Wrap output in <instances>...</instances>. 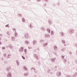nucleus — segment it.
<instances>
[{
	"instance_id": "nucleus-1",
	"label": "nucleus",
	"mask_w": 77,
	"mask_h": 77,
	"mask_svg": "<svg viewBox=\"0 0 77 77\" xmlns=\"http://www.w3.org/2000/svg\"><path fill=\"white\" fill-rule=\"evenodd\" d=\"M74 29H70L68 31L69 32L70 34H72L74 33Z\"/></svg>"
},
{
	"instance_id": "nucleus-2",
	"label": "nucleus",
	"mask_w": 77,
	"mask_h": 77,
	"mask_svg": "<svg viewBox=\"0 0 77 77\" xmlns=\"http://www.w3.org/2000/svg\"><path fill=\"white\" fill-rule=\"evenodd\" d=\"M13 30L15 32L14 33V35L15 37H17V36H18V34H17V33L16 32V29L15 28H13Z\"/></svg>"
},
{
	"instance_id": "nucleus-3",
	"label": "nucleus",
	"mask_w": 77,
	"mask_h": 77,
	"mask_svg": "<svg viewBox=\"0 0 77 77\" xmlns=\"http://www.w3.org/2000/svg\"><path fill=\"white\" fill-rule=\"evenodd\" d=\"M58 77H60L61 75V72H57L56 73Z\"/></svg>"
},
{
	"instance_id": "nucleus-4",
	"label": "nucleus",
	"mask_w": 77,
	"mask_h": 77,
	"mask_svg": "<svg viewBox=\"0 0 77 77\" xmlns=\"http://www.w3.org/2000/svg\"><path fill=\"white\" fill-rule=\"evenodd\" d=\"M7 77H12V74H11V72H9L8 73L7 75Z\"/></svg>"
},
{
	"instance_id": "nucleus-5",
	"label": "nucleus",
	"mask_w": 77,
	"mask_h": 77,
	"mask_svg": "<svg viewBox=\"0 0 77 77\" xmlns=\"http://www.w3.org/2000/svg\"><path fill=\"white\" fill-rule=\"evenodd\" d=\"M25 39L29 38V34L28 33H26L25 34Z\"/></svg>"
},
{
	"instance_id": "nucleus-6",
	"label": "nucleus",
	"mask_w": 77,
	"mask_h": 77,
	"mask_svg": "<svg viewBox=\"0 0 77 77\" xmlns=\"http://www.w3.org/2000/svg\"><path fill=\"white\" fill-rule=\"evenodd\" d=\"M50 36V35H49V34H45V38H49Z\"/></svg>"
},
{
	"instance_id": "nucleus-7",
	"label": "nucleus",
	"mask_w": 77,
	"mask_h": 77,
	"mask_svg": "<svg viewBox=\"0 0 77 77\" xmlns=\"http://www.w3.org/2000/svg\"><path fill=\"white\" fill-rule=\"evenodd\" d=\"M23 50H24V48H23V47H22L20 48V49H19V51H20V52H23Z\"/></svg>"
},
{
	"instance_id": "nucleus-8",
	"label": "nucleus",
	"mask_w": 77,
	"mask_h": 77,
	"mask_svg": "<svg viewBox=\"0 0 77 77\" xmlns=\"http://www.w3.org/2000/svg\"><path fill=\"white\" fill-rule=\"evenodd\" d=\"M33 45H36L37 44V41L36 40H34L33 42Z\"/></svg>"
},
{
	"instance_id": "nucleus-9",
	"label": "nucleus",
	"mask_w": 77,
	"mask_h": 77,
	"mask_svg": "<svg viewBox=\"0 0 77 77\" xmlns=\"http://www.w3.org/2000/svg\"><path fill=\"white\" fill-rule=\"evenodd\" d=\"M48 22H49V24L50 25V24H51L53 23V21L51 20H49Z\"/></svg>"
},
{
	"instance_id": "nucleus-10",
	"label": "nucleus",
	"mask_w": 77,
	"mask_h": 77,
	"mask_svg": "<svg viewBox=\"0 0 77 77\" xmlns=\"http://www.w3.org/2000/svg\"><path fill=\"white\" fill-rule=\"evenodd\" d=\"M47 45H48V42H47L45 43H43V46H44V47H46V46H47Z\"/></svg>"
},
{
	"instance_id": "nucleus-11",
	"label": "nucleus",
	"mask_w": 77,
	"mask_h": 77,
	"mask_svg": "<svg viewBox=\"0 0 77 77\" xmlns=\"http://www.w3.org/2000/svg\"><path fill=\"white\" fill-rule=\"evenodd\" d=\"M10 70H11V67H8L6 69V71H10Z\"/></svg>"
},
{
	"instance_id": "nucleus-12",
	"label": "nucleus",
	"mask_w": 77,
	"mask_h": 77,
	"mask_svg": "<svg viewBox=\"0 0 77 77\" xmlns=\"http://www.w3.org/2000/svg\"><path fill=\"white\" fill-rule=\"evenodd\" d=\"M34 56H35V58H36V59H37L38 60V59H39V58H38V55L36 54H35L34 55Z\"/></svg>"
},
{
	"instance_id": "nucleus-13",
	"label": "nucleus",
	"mask_w": 77,
	"mask_h": 77,
	"mask_svg": "<svg viewBox=\"0 0 77 77\" xmlns=\"http://www.w3.org/2000/svg\"><path fill=\"white\" fill-rule=\"evenodd\" d=\"M16 62L17 63V66H19L20 65V63L19 62V61L18 60H16Z\"/></svg>"
},
{
	"instance_id": "nucleus-14",
	"label": "nucleus",
	"mask_w": 77,
	"mask_h": 77,
	"mask_svg": "<svg viewBox=\"0 0 77 77\" xmlns=\"http://www.w3.org/2000/svg\"><path fill=\"white\" fill-rule=\"evenodd\" d=\"M9 48H11V49H13V47H12V45H11V44H9Z\"/></svg>"
},
{
	"instance_id": "nucleus-15",
	"label": "nucleus",
	"mask_w": 77,
	"mask_h": 77,
	"mask_svg": "<svg viewBox=\"0 0 77 77\" xmlns=\"http://www.w3.org/2000/svg\"><path fill=\"white\" fill-rule=\"evenodd\" d=\"M60 34L62 36H63L65 35V34L63 33V32H61L60 33Z\"/></svg>"
},
{
	"instance_id": "nucleus-16",
	"label": "nucleus",
	"mask_w": 77,
	"mask_h": 77,
	"mask_svg": "<svg viewBox=\"0 0 77 77\" xmlns=\"http://www.w3.org/2000/svg\"><path fill=\"white\" fill-rule=\"evenodd\" d=\"M47 31L48 33H51V30L49 28H47Z\"/></svg>"
},
{
	"instance_id": "nucleus-17",
	"label": "nucleus",
	"mask_w": 77,
	"mask_h": 77,
	"mask_svg": "<svg viewBox=\"0 0 77 77\" xmlns=\"http://www.w3.org/2000/svg\"><path fill=\"white\" fill-rule=\"evenodd\" d=\"M54 50H55L56 51V50H57V46H56L55 45L54 46Z\"/></svg>"
},
{
	"instance_id": "nucleus-18",
	"label": "nucleus",
	"mask_w": 77,
	"mask_h": 77,
	"mask_svg": "<svg viewBox=\"0 0 77 77\" xmlns=\"http://www.w3.org/2000/svg\"><path fill=\"white\" fill-rule=\"evenodd\" d=\"M23 69H25V71H27L28 70L27 68V67H26V66H24Z\"/></svg>"
},
{
	"instance_id": "nucleus-19",
	"label": "nucleus",
	"mask_w": 77,
	"mask_h": 77,
	"mask_svg": "<svg viewBox=\"0 0 77 77\" xmlns=\"http://www.w3.org/2000/svg\"><path fill=\"white\" fill-rule=\"evenodd\" d=\"M51 60L52 62H54L55 61V58H52Z\"/></svg>"
},
{
	"instance_id": "nucleus-20",
	"label": "nucleus",
	"mask_w": 77,
	"mask_h": 77,
	"mask_svg": "<svg viewBox=\"0 0 77 77\" xmlns=\"http://www.w3.org/2000/svg\"><path fill=\"white\" fill-rule=\"evenodd\" d=\"M28 75H29V73H28V72H27V73H25L24 74V76H27Z\"/></svg>"
},
{
	"instance_id": "nucleus-21",
	"label": "nucleus",
	"mask_w": 77,
	"mask_h": 77,
	"mask_svg": "<svg viewBox=\"0 0 77 77\" xmlns=\"http://www.w3.org/2000/svg\"><path fill=\"white\" fill-rule=\"evenodd\" d=\"M40 29H42V31H45V28L43 27H41Z\"/></svg>"
},
{
	"instance_id": "nucleus-22",
	"label": "nucleus",
	"mask_w": 77,
	"mask_h": 77,
	"mask_svg": "<svg viewBox=\"0 0 77 77\" xmlns=\"http://www.w3.org/2000/svg\"><path fill=\"white\" fill-rule=\"evenodd\" d=\"M61 41H62L63 44H65L66 42H65V40H62Z\"/></svg>"
},
{
	"instance_id": "nucleus-23",
	"label": "nucleus",
	"mask_w": 77,
	"mask_h": 77,
	"mask_svg": "<svg viewBox=\"0 0 77 77\" xmlns=\"http://www.w3.org/2000/svg\"><path fill=\"white\" fill-rule=\"evenodd\" d=\"M25 44H29V42L28 41H25Z\"/></svg>"
},
{
	"instance_id": "nucleus-24",
	"label": "nucleus",
	"mask_w": 77,
	"mask_h": 77,
	"mask_svg": "<svg viewBox=\"0 0 77 77\" xmlns=\"http://www.w3.org/2000/svg\"><path fill=\"white\" fill-rule=\"evenodd\" d=\"M54 31H51V35H54Z\"/></svg>"
},
{
	"instance_id": "nucleus-25",
	"label": "nucleus",
	"mask_w": 77,
	"mask_h": 77,
	"mask_svg": "<svg viewBox=\"0 0 77 77\" xmlns=\"http://www.w3.org/2000/svg\"><path fill=\"white\" fill-rule=\"evenodd\" d=\"M24 51L25 53V54H27V49H24Z\"/></svg>"
},
{
	"instance_id": "nucleus-26",
	"label": "nucleus",
	"mask_w": 77,
	"mask_h": 77,
	"mask_svg": "<svg viewBox=\"0 0 77 77\" xmlns=\"http://www.w3.org/2000/svg\"><path fill=\"white\" fill-rule=\"evenodd\" d=\"M12 41H15V37H12Z\"/></svg>"
},
{
	"instance_id": "nucleus-27",
	"label": "nucleus",
	"mask_w": 77,
	"mask_h": 77,
	"mask_svg": "<svg viewBox=\"0 0 77 77\" xmlns=\"http://www.w3.org/2000/svg\"><path fill=\"white\" fill-rule=\"evenodd\" d=\"M29 27L31 29H32V27H33V26H32V24H30L29 25Z\"/></svg>"
},
{
	"instance_id": "nucleus-28",
	"label": "nucleus",
	"mask_w": 77,
	"mask_h": 77,
	"mask_svg": "<svg viewBox=\"0 0 77 77\" xmlns=\"http://www.w3.org/2000/svg\"><path fill=\"white\" fill-rule=\"evenodd\" d=\"M67 61V60H66V59H64V60H63V62H64V63L66 62Z\"/></svg>"
},
{
	"instance_id": "nucleus-29",
	"label": "nucleus",
	"mask_w": 77,
	"mask_h": 77,
	"mask_svg": "<svg viewBox=\"0 0 77 77\" xmlns=\"http://www.w3.org/2000/svg\"><path fill=\"white\" fill-rule=\"evenodd\" d=\"M44 42V40H41L40 41V42L42 43L43 42Z\"/></svg>"
},
{
	"instance_id": "nucleus-30",
	"label": "nucleus",
	"mask_w": 77,
	"mask_h": 77,
	"mask_svg": "<svg viewBox=\"0 0 77 77\" xmlns=\"http://www.w3.org/2000/svg\"><path fill=\"white\" fill-rule=\"evenodd\" d=\"M22 21L23 23H24L25 21V19H24V18L22 17Z\"/></svg>"
},
{
	"instance_id": "nucleus-31",
	"label": "nucleus",
	"mask_w": 77,
	"mask_h": 77,
	"mask_svg": "<svg viewBox=\"0 0 77 77\" xmlns=\"http://www.w3.org/2000/svg\"><path fill=\"white\" fill-rule=\"evenodd\" d=\"M4 63H6V64H7L8 63V61L5 60V61Z\"/></svg>"
},
{
	"instance_id": "nucleus-32",
	"label": "nucleus",
	"mask_w": 77,
	"mask_h": 77,
	"mask_svg": "<svg viewBox=\"0 0 77 77\" xmlns=\"http://www.w3.org/2000/svg\"><path fill=\"white\" fill-rule=\"evenodd\" d=\"M5 26V27H8V28L10 27V26H9V24H8V25H6Z\"/></svg>"
},
{
	"instance_id": "nucleus-33",
	"label": "nucleus",
	"mask_w": 77,
	"mask_h": 77,
	"mask_svg": "<svg viewBox=\"0 0 77 77\" xmlns=\"http://www.w3.org/2000/svg\"><path fill=\"white\" fill-rule=\"evenodd\" d=\"M76 75L75 74L72 75V77H76Z\"/></svg>"
},
{
	"instance_id": "nucleus-34",
	"label": "nucleus",
	"mask_w": 77,
	"mask_h": 77,
	"mask_svg": "<svg viewBox=\"0 0 77 77\" xmlns=\"http://www.w3.org/2000/svg\"><path fill=\"white\" fill-rule=\"evenodd\" d=\"M4 57H5L6 56V54L4 53L3 54Z\"/></svg>"
},
{
	"instance_id": "nucleus-35",
	"label": "nucleus",
	"mask_w": 77,
	"mask_h": 77,
	"mask_svg": "<svg viewBox=\"0 0 77 77\" xmlns=\"http://www.w3.org/2000/svg\"><path fill=\"white\" fill-rule=\"evenodd\" d=\"M18 15L19 16H20V17H22V15L21 14H18Z\"/></svg>"
},
{
	"instance_id": "nucleus-36",
	"label": "nucleus",
	"mask_w": 77,
	"mask_h": 77,
	"mask_svg": "<svg viewBox=\"0 0 77 77\" xmlns=\"http://www.w3.org/2000/svg\"><path fill=\"white\" fill-rule=\"evenodd\" d=\"M64 57H65V56H63V55L62 56H61V57H62V59H64Z\"/></svg>"
},
{
	"instance_id": "nucleus-37",
	"label": "nucleus",
	"mask_w": 77,
	"mask_h": 77,
	"mask_svg": "<svg viewBox=\"0 0 77 77\" xmlns=\"http://www.w3.org/2000/svg\"><path fill=\"white\" fill-rule=\"evenodd\" d=\"M2 50L5 49V47H2Z\"/></svg>"
},
{
	"instance_id": "nucleus-38",
	"label": "nucleus",
	"mask_w": 77,
	"mask_h": 77,
	"mask_svg": "<svg viewBox=\"0 0 77 77\" xmlns=\"http://www.w3.org/2000/svg\"><path fill=\"white\" fill-rule=\"evenodd\" d=\"M22 58H23V59H25V57H24L23 56H22Z\"/></svg>"
},
{
	"instance_id": "nucleus-39",
	"label": "nucleus",
	"mask_w": 77,
	"mask_h": 77,
	"mask_svg": "<svg viewBox=\"0 0 77 77\" xmlns=\"http://www.w3.org/2000/svg\"><path fill=\"white\" fill-rule=\"evenodd\" d=\"M7 34L8 35H10V34H9V32H7Z\"/></svg>"
},
{
	"instance_id": "nucleus-40",
	"label": "nucleus",
	"mask_w": 77,
	"mask_h": 77,
	"mask_svg": "<svg viewBox=\"0 0 77 77\" xmlns=\"http://www.w3.org/2000/svg\"><path fill=\"white\" fill-rule=\"evenodd\" d=\"M50 70L49 69L47 71L48 73H50Z\"/></svg>"
},
{
	"instance_id": "nucleus-41",
	"label": "nucleus",
	"mask_w": 77,
	"mask_h": 77,
	"mask_svg": "<svg viewBox=\"0 0 77 77\" xmlns=\"http://www.w3.org/2000/svg\"><path fill=\"white\" fill-rule=\"evenodd\" d=\"M6 47L7 48H9V46H6Z\"/></svg>"
},
{
	"instance_id": "nucleus-42",
	"label": "nucleus",
	"mask_w": 77,
	"mask_h": 77,
	"mask_svg": "<svg viewBox=\"0 0 77 77\" xmlns=\"http://www.w3.org/2000/svg\"><path fill=\"white\" fill-rule=\"evenodd\" d=\"M1 60H4V58H2L1 59Z\"/></svg>"
},
{
	"instance_id": "nucleus-43",
	"label": "nucleus",
	"mask_w": 77,
	"mask_h": 77,
	"mask_svg": "<svg viewBox=\"0 0 77 77\" xmlns=\"http://www.w3.org/2000/svg\"><path fill=\"white\" fill-rule=\"evenodd\" d=\"M67 77H71V76H70L69 75H68L67 76Z\"/></svg>"
},
{
	"instance_id": "nucleus-44",
	"label": "nucleus",
	"mask_w": 77,
	"mask_h": 77,
	"mask_svg": "<svg viewBox=\"0 0 77 77\" xmlns=\"http://www.w3.org/2000/svg\"><path fill=\"white\" fill-rule=\"evenodd\" d=\"M69 54H70L71 55V54H72V52H69Z\"/></svg>"
},
{
	"instance_id": "nucleus-45",
	"label": "nucleus",
	"mask_w": 77,
	"mask_h": 77,
	"mask_svg": "<svg viewBox=\"0 0 77 77\" xmlns=\"http://www.w3.org/2000/svg\"><path fill=\"white\" fill-rule=\"evenodd\" d=\"M45 1L46 2H48V0H45Z\"/></svg>"
},
{
	"instance_id": "nucleus-46",
	"label": "nucleus",
	"mask_w": 77,
	"mask_h": 77,
	"mask_svg": "<svg viewBox=\"0 0 77 77\" xmlns=\"http://www.w3.org/2000/svg\"><path fill=\"white\" fill-rule=\"evenodd\" d=\"M34 72L35 73H37V71H36V70L34 71Z\"/></svg>"
},
{
	"instance_id": "nucleus-47",
	"label": "nucleus",
	"mask_w": 77,
	"mask_h": 77,
	"mask_svg": "<svg viewBox=\"0 0 77 77\" xmlns=\"http://www.w3.org/2000/svg\"><path fill=\"white\" fill-rule=\"evenodd\" d=\"M75 46L76 47L77 46V43L75 44Z\"/></svg>"
},
{
	"instance_id": "nucleus-48",
	"label": "nucleus",
	"mask_w": 77,
	"mask_h": 77,
	"mask_svg": "<svg viewBox=\"0 0 77 77\" xmlns=\"http://www.w3.org/2000/svg\"><path fill=\"white\" fill-rule=\"evenodd\" d=\"M7 58H8V59L9 58V56H8V55L7 56Z\"/></svg>"
},
{
	"instance_id": "nucleus-49",
	"label": "nucleus",
	"mask_w": 77,
	"mask_h": 77,
	"mask_svg": "<svg viewBox=\"0 0 77 77\" xmlns=\"http://www.w3.org/2000/svg\"><path fill=\"white\" fill-rule=\"evenodd\" d=\"M8 56L9 57L10 56H11V54H9L8 55Z\"/></svg>"
},
{
	"instance_id": "nucleus-50",
	"label": "nucleus",
	"mask_w": 77,
	"mask_h": 77,
	"mask_svg": "<svg viewBox=\"0 0 77 77\" xmlns=\"http://www.w3.org/2000/svg\"><path fill=\"white\" fill-rule=\"evenodd\" d=\"M2 43L0 41V45H2Z\"/></svg>"
},
{
	"instance_id": "nucleus-51",
	"label": "nucleus",
	"mask_w": 77,
	"mask_h": 77,
	"mask_svg": "<svg viewBox=\"0 0 77 77\" xmlns=\"http://www.w3.org/2000/svg\"><path fill=\"white\" fill-rule=\"evenodd\" d=\"M31 71H32L33 70V67L31 69Z\"/></svg>"
},
{
	"instance_id": "nucleus-52",
	"label": "nucleus",
	"mask_w": 77,
	"mask_h": 77,
	"mask_svg": "<svg viewBox=\"0 0 77 77\" xmlns=\"http://www.w3.org/2000/svg\"><path fill=\"white\" fill-rule=\"evenodd\" d=\"M75 62L77 63V60H75Z\"/></svg>"
},
{
	"instance_id": "nucleus-53",
	"label": "nucleus",
	"mask_w": 77,
	"mask_h": 77,
	"mask_svg": "<svg viewBox=\"0 0 77 77\" xmlns=\"http://www.w3.org/2000/svg\"><path fill=\"white\" fill-rule=\"evenodd\" d=\"M57 4H58V5H60V3H57Z\"/></svg>"
},
{
	"instance_id": "nucleus-54",
	"label": "nucleus",
	"mask_w": 77,
	"mask_h": 77,
	"mask_svg": "<svg viewBox=\"0 0 77 77\" xmlns=\"http://www.w3.org/2000/svg\"><path fill=\"white\" fill-rule=\"evenodd\" d=\"M76 75H77V72H76L75 73Z\"/></svg>"
},
{
	"instance_id": "nucleus-55",
	"label": "nucleus",
	"mask_w": 77,
	"mask_h": 77,
	"mask_svg": "<svg viewBox=\"0 0 77 77\" xmlns=\"http://www.w3.org/2000/svg\"><path fill=\"white\" fill-rule=\"evenodd\" d=\"M75 36L76 37H77V33H76Z\"/></svg>"
},
{
	"instance_id": "nucleus-56",
	"label": "nucleus",
	"mask_w": 77,
	"mask_h": 77,
	"mask_svg": "<svg viewBox=\"0 0 77 77\" xmlns=\"http://www.w3.org/2000/svg\"><path fill=\"white\" fill-rule=\"evenodd\" d=\"M57 66H55V69H56L57 68Z\"/></svg>"
},
{
	"instance_id": "nucleus-57",
	"label": "nucleus",
	"mask_w": 77,
	"mask_h": 77,
	"mask_svg": "<svg viewBox=\"0 0 77 77\" xmlns=\"http://www.w3.org/2000/svg\"><path fill=\"white\" fill-rule=\"evenodd\" d=\"M0 36H3V35H2V34H0Z\"/></svg>"
},
{
	"instance_id": "nucleus-58",
	"label": "nucleus",
	"mask_w": 77,
	"mask_h": 77,
	"mask_svg": "<svg viewBox=\"0 0 77 77\" xmlns=\"http://www.w3.org/2000/svg\"><path fill=\"white\" fill-rule=\"evenodd\" d=\"M38 2H40L41 1V0H37Z\"/></svg>"
},
{
	"instance_id": "nucleus-59",
	"label": "nucleus",
	"mask_w": 77,
	"mask_h": 77,
	"mask_svg": "<svg viewBox=\"0 0 77 77\" xmlns=\"http://www.w3.org/2000/svg\"><path fill=\"white\" fill-rule=\"evenodd\" d=\"M2 40V38L0 37V40Z\"/></svg>"
},
{
	"instance_id": "nucleus-60",
	"label": "nucleus",
	"mask_w": 77,
	"mask_h": 77,
	"mask_svg": "<svg viewBox=\"0 0 77 77\" xmlns=\"http://www.w3.org/2000/svg\"><path fill=\"white\" fill-rule=\"evenodd\" d=\"M61 51H63V49H61Z\"/></svg>"
},
{
	"instance_id": "nucleus-61",
	"label": "nucleus",
	"mask_w": 77,
	"mask_h": 77,
	"mask_svg": "<svg viewBox=\"0 0 77 77\" xmlns=\"http://www.w3.org/2000/svg\"><path fill=\"white\" fill-rule=\"evenodd\" d=\"M35 69V68L32 67V69Z\"/></svg>"
},
{
	"instance_id": "nucleus-62",
	"label": "nucleus",
	"mask_w": 77,
	"mask_h": 77,
	"mask_svg": "<svg viewBox=\"0 0 77 77\" xmlns=\"http://www.w3.org/2000/svg\"><path fill=\"white\" fill-rule=\"evenodd\" d=\"M56 53V52H54V54H55Z\"/></svg>"
},
{
	"instance_id": "nucleus-63",
	"label": "nucleus",
	"mask_w": 77,
	"mask_h": 77,
	"mask_svg": "<svg viewBox=\"0 0 77 77\" xmlns=\"http://www.w3.org/2000/svg\"><path fill=\"white\" fill-rule=\"evenodd\" d=\"M55 54V55H57V54H56V53Z\"/></svg>"
},
{
	"instance_id": "nucleus-64",
	"label": "nucleus",
	"mask_w": 77,
	"mask_h": 77,
	"mask_svg": "<svg viewBox=\"0 0 77 77\" xmlns=\"http://www.w3.org/2000/svg\"><path fill=\"white\" fill-rule=\"evenodd\" d=\"M28 48L29 49H30V47H28Z\"/></svg>"
}]
</instances>
